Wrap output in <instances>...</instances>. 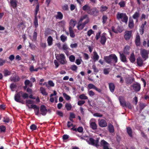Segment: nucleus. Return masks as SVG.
I'll list each match as a JSON object with an SVG mask.
<instances>
[{"label": "nucleus", "instance_id": "nucleus-1", "mask_svg": "<svg viewBox=\"0 0 149 149\" xmlns=\"http://www.w3.org/2000/svg\"><path fill=\"white\" fill-rule=\"evenodd\" d=\"M105 61L108 64H110L112 61L113 63H116L117 62L118 58L115 54H111L108 56L104 57Z\"/></svg>", "mask_w": 149, "mask_h": 149}, {"label": "nucleus", "instance_id": "nucleus-2", "mask_svg": "<svg viewBox=\"0 0 149 149\" xmlns=\"http://www.w3.org/2000/svg\"><path fill=\"white\" fill-rule=\"evenodd\" d=\"M116 18L118 20L122 19V21L126 23L127 22L128 18L125 13H118L116 15Z\"/></svg>", "mask_w": 149, "mask_h": 149}, {"label": "nucleus", "instance_id": "nucleus-3", "mask_svg": "<svg viewBox=\"0 0 149 149\" xmlns=\"http://www.w3.org/2000/svg\"><path fill=\"white\" fill-rule=\"evenodd\" d=\"M56 58L57 60L59 61L61 64H63L65 63V56L63 54H61L59 55H58L57 56H56Z\"/></svg>", "mask_w": 149, "mask_h": 149}, {"label": "nucleus", "instance_id": "nucleus-4", "mask_svg": "<svg viewBox=\"0 0 149 149\" xmlns=\"http://www.w3.org/2000/svg\"><path fill=\"white\" fill-rule=\"evenodd\" d=\"M100 146L103 149H110L109 144L104 140L101 141Z\"/></svg>", "mask_w": 149, "mask_h": 149}, {"label": "nucleus", "instance_id": "nucleus-5", "mask_svg": "<svg viewBox=\"0 0 149 149\" xmlns=\"http://www.w3.org/2000/svg\"><path fill=\"white\" fill-rule=\"evenodd\" d=\"M99 13V10L97 9L96 8H94L91 9L90 10L87 12L88 14L95 16L98 15Z\"/></svg>", "mask_w": 149, "mask_h": 149}, {"label": "nucleus", "instance_id": "nucleus-6", "mask_svg": "<svg viewBox=\"0 0 149 149\" xmlns=\"http://www.w3.org/2000/svg\"><path fill=\"white\" fill-rule=\"evenodd\" d=\"M87 141L89 144L95 146L97 147L99 146V145L98 143L99 140L98 139L96 140H94L92 138H91L89 139L88 141L87 140Z\"/></svg>", "mask_w": 149, "mask_h": 149}, {"label": "nucleus", "instance_id": "nucleus-7", "mask_svg": "<svg viewBox=\"0 0 149 149\" xmlns=\"http://www.w3.org/2000/svg\"><path fill=\"white\" fill-rule=\"evenodd\" d=\"M149 51L145 49L141 50V54L142 57L146 59L148 58Z\"/></svg>", "mask_w": 149, "mask_h": 149}, {"label": "nucleus", "instance_id": "nucleus-8", "mask_svg": "<svg viewBox=\"0 0 149 149\" xmlns=\"http://www.w3.org/2000/svg\"><path fill=\"white\" fill-rule=\"evenodd\" d=\"M98 122L99 125L101 127H105L107 125V122L104 119H99L98 120Z\"/></svg>", "mask_w": 149, "mask_h": 149}, {"label": "nucleus", "instance_id": "nucleus-9", "mask_svg": "<svg viewBox=\"0 0 149 149\" xmlns=\"http://www.w3.org/2000/svg\"><path fill=\"white\" fill-rule=\"evenodd\" d=\"M88 90L93 89L99 93H100L102 90L100 88L96 87L94 85L92 84H89L88 85Z\"/></svg>", "mask_w": 149, "mask_h": 149}, {"label": "nucleus", "instance_id": "nucleus-10", "mask_svg": "<svg viewBox=\"0 0 149 149\" xmlns=\"http://www.w3.org/2000/svg\"><path fill=\"white\" fill-rule=\"evenodd\" d=\"M40 114L43 116H45L47 112L45 106L44 105H42L40 107Z\"/></svg>", "mask_w": 149, "mask_h": 149}, {"label": "nucleus", "instance_id": "nucleus-11", "mask_svg": "<svg viewBox=\"0 0 149 149\" xmlns=\"http://www.w3.org/2000/svg\"><path fill=\"white\" fill-rule=\"evenodd\" d=\"M132 87L134 90L136 92L139 91L141 88L140 84L137 83L133 84L132 85Z\"/></svg>", "mask_w": 149, "mask_h": 149}, {"label": "nucleus", "instance_id": "nucleus-12", "mask_svg": "<svg viewBox=\"0 0 149 149\" xmlns=\"http://www.w3.org/2000/svg\"><path fill=\"white\" fill-rule=\"evenodd\" d=\"M132 31H126L125 33L124 37L126 40H128L132 36Z\"/></svg>", "mask_w": 149, "mask_h": 149}, {"label": "nucleus", "instance_id": "nucleus-13", "mask_svg": "<svg viewBox=\"0 0 149 149\" xmlns=\"http://www.w3.org/2000/svg\"><path fill=\"white\" fill-rule=\"evenodd\" d=\"M118 99L121 106L123 107H125L126 103L125 102L124 97L122 96H120Z\"/></svg>", "mask_w": 149, "mask_h": 149}, {"label": "nucleus", "instance_id": "nucleus-14", "mask_svg": "<svg viewBox=\"0 0 149 149\" xmlns=\"http://www.w3.org/2000/svg\"><path fill=\"white\" fill-rule=\"evenodd\" d=\"M93 119H91L90 121V127L93 130H96L97 128V125L93 121Z\"/></svg>", "mask_w": 149, "mask_h": 149}, {"label": "nucleus", "instance_id": "nucleus-15", "mask_svg": "<svg viewBox=\"0 0 149 149\" xmlns=\"http://www.w3.org/2000/svg\"><path fill=\"white\" fill-rule=\"evenodd\" d=\"M31 108L34 110V112L36 115L38 116L39 114V108L36 105L32 104L31 105Z\"/></svg>", "mask_w": 149, "mask_h": 149}, {"label": "nucleus", "instance_id": "nucleus-16", "mask_svg": "<svg viewBox=\"0 0 149 149\" xmlns=\"http://www.w3.org/2000/svg\"><path fill=\"white\" fill-rule=\"evenodd\" d=\"M22 93V91H20L15 95L14 98L15 101L17 102H19V101L20 100V95Z\"/></svg>", "mask_w": 149, "mask_h": 149}, {"label": "nucleus", "instance_id": "nucleus-17", "mask_svg": "<svg viewBox=\"0 0 149 149\" xmlns=\"http://www.w3.org/2000/svg\"><path fill=\"white\" fill-rule=\"evenodd\" d=\"M109 86L110 91L112 93L114 92L115 89V85L114 84L112 83H109Z\"/></svg>", "mask_w": 149, "mask_h": 149}, {"label": "nucleus", "instance_id": "nucleus-18", "mask_svg": "<svg viewBox=\"0 0 149 149\" xmlns=\"http://www.w3.org/2000/svg\"><path fill=\"white\" fill-rule=\"evenodd\" d=\"M77 23L76 21H74L72 19H71L70 22V26L69 28H71V29H73Z\"/></svg>", "mask_w": 149, "mask_h": 149}, {"label": "nucleus", "instance_id": "nucleus-19", "mask_svg": "<svg viewBox=\"0 0 149 149\" xmlns=\"http://www.w3.org/2000/svg\"><path fill=\"white\" fill-rule=\"evenodd\" d=\"M146 22L145 21L144 23L140 27L139 29V32L140 34L141 35H142L143 33L144 27L146 25Z\"/></svg>", "mask_w": 149, "mask_h": 149}, {"label": "nucleus", "instance_id": "nucleus-20", "mask_svg": "<svg viewBox=\"0 0 149 149\" xmlns=\"http://www.w3.org/2000/svg\"><path fill=\"white\" fill-rule=\"evenodd\" d=\"M106 40V38L105 35L104 34L102 35L100 38V42L102 44L104 45L105 44Z\"/></svg>", "mask_w": 149, "mask_h": 149}, {"label": "nucleus", "instance_id": "nucleus-21", "mask_svg": "<svg viewBox=\"0 0 149 149\" xmlns=\"http://www.w3.org/2000/svg\"><path fill=\"white\" fill-rule=\"evenodd\" d=\"M120 58L122 61L123 62H127L126 57L123 54L120 53Z\"/></svg>", "mask_w": 149, "mask_h": 149}, {"label": "nucleus", "instance_id": "nucleus-22", "mask_svg": "<svg viewBox=\"0 0 149 149\" xmlns=\"http://www.w3.org/2000/svg\"><path fill=\"white\" fill-rule=\"evenodd\" d=\"M137 63L139 66H141L143 64V61L142 58L140 57H138L137 58Z\"/></svg>", "mask_w": 149, "mask_h": 149}, {"label": "nucleus", "instance_id": "nucleus-23", "mask_svg": "<svg viewBox=\"0 0 149 149\" xmlns=\"http://www.w3.org/2000/svg\"><path fill=\"white\" fill-rule=\"evenodd\" d=\"M34 103V101L31 100H26V106H27L28 108L29 109L31 108L32 107H31V105L30 106H29V105L28 104H33Z\"/></svg>", "mask_w": 149, "mask_h": 149}, {"label": "nucleus", "instance_id": "nucleus-24", "mask_svg": "<svg viewBox=\"0 0 149 149\" xmlns=\"http://www.w3.org/2000/svg\"><path fill=\"white\" fill-rule=\"evenodd\" d=\"M93 53V59L94 61H96L98 60L99 56L96 52H94Z\"/></svg>", "mask_w": 149, "mask_h": 149}, {"label": "nucleus", "instance_id": "nucleus-25", "mask_svg": "<svg viewBox=\"0 0 149 149\" xmlns=\"http://www.w3.org/2000/svg\"><path fill=\"white\" fill-rule=\"evenodd\" d=\"M108 128L109 132L110 133H113L114 131V127L110 123L108 124Z\"/></svg>", "mask_w": 149, "mask_h": 149}, {"label": "nucleus", "instance_id": "nucleus-26", "mask_svg": "<svg viewBox=\"0 0 149 149\" xmlns=\"http://www.w3.org/2000/svg\"><path fill=\"white\" fill-rule=\"evenodd\" d=\"M48 44L49 46H51L52 44L53 38L51 36H49L47 40Z\"/></svg>", "mask_w": 149, "mask_h": 149}, {"label": "nucleus", "instance_id": "nucleus-27", "mask_svg": "<svg viewBox=\"0 0 149 149\" xmlns=\"http://www.w3.org/2000/svg\"><path fill=\"white\" fill-rule=\"evenodd\" d=\"M127 132L129 135L131 137H132V130L130 127H127L126 128Z\"/></svg>", "mask_w": 149, "mask_h": 149}, {"label": "nucleus", "instance_id": "nucleus-28", "mask_svg": "<svg viewBox=\"0 0 149 149\" xmlns=\"http://www.w3.org/2000/svg\"><path fill=\"white\" fill-rule=\"evenodd\" d=\"M135 43L136 45L139 46L140 45V37L139 35H137L135 39Z\"/></svg>", "mask_w": 149, "mask_h": 149}, {"label": "nucleus", "instance_id": "nucleus-29", "mask_svg": "<svg viewBox=\"0 0 149 149\" xmlns=\"http://www.w3.org/2000/svg\"><path fill=\"white\" fill-rule=\"evenodd\" d=\"M11 5L14 8L16 7L17 5V2L15 0H11L10 1Z\"/></svg>", "mask_w": 149, "mask_h": 149}, {"label": "nucleus", "instance_id": "nucleus-30", "mask_svg": "<svg viewBox=\"0 0 149 149\" xmlns=\"http://www.w3.org/2000/svg\"><path fill=\"white\" fill-rule=\"evenodd\" d=\"M24 84L25 85L27 86L31 87H32L33 86V84L28 79H26L25 81Z\"/></svg>", "mask_w": 149, "mask_h": 149}, {"label": "nucleus", "instance_id": "nucleus-31", "mask_svg": "<svg viewBox=\"0 0 149 149\" xmlns=\"http://www.w3.org/2000/svg\"><path fill=\"white\" fill-rule=\"evenodd\" d=\"M91 9L90 7L88 4L85 5L82 7V10L84 11H87V12Z\"/></svg>", "mask_w": 149, "mask_h": 149}, {"label": "nucleus", "instance_id": "nucleus-32", "mask_svg": "<svg viewBox=\"0 0 149 149\" xmlns=\"http://www.w3.org/2000/svg\"><path fill=\"white\" fill-rule=\"evenodd\" d=\"M62 49L64 51V52L66 53V51L68 49H69V48L68 46L66 43H64L62 46Z\"/></svg>", "mask_w": 149, "mask_h": 149}, {"label": "nucleus", "instance_id": "nucleus-33", "mask_svg": "<svg viewBox=\"0 0 149 149\" xmlns=\"http://www.w3.org/2000/svg\"><path fill=\"white\" fill-rule=\"evenodd\" d=\"M41 93L43 95H47V93L45 89L43 87H41L40 88Z\"/></svg>", "mask_w": 149, "mask_h": 149}, {"label": "nucleus", "instance_id": "nucleus-34", "mask_svg": "<svg viewBox=\"0 0 149 149\" xmlns=\"http://www.w3.org/2000/svg\"><path fill=\"white\" fill-rule=\"evenodd\" d=\"M108 9V7L103 5H102L100 8V11L101 12L106 11Z\"/></svg>", "mask_w": 149, "mask_h": 149}, {"label": "nucleus", "instance_id": "nucleus-35", "mask_svg": "<svg viewBox=\"0 0 149 149\" xmlns=\"http://www.w3.org/2000/svg\"><path fill=\"white\" fill-rule=\"evenodd\" d=\"M130 61L132 63H133L135 61V58L134 53H132L131 54V56L130 58Z\"/></svg>", "mask_w": 149, "mask_h": 149}, {"label": "nucleus", "instance_id": "nucleus-36", "mask_svg": "<svg viewBox=\"0 0 149 149\" xmlns=\"http://www.w3.org/2000/svg\"><path fill=\"white\" fill-rule=\"evenodd\" d=\"M63 17V15L61 12H58L56 16V18L57 19H61Z\"/></svg>", "mask_w": 149, "mask_h": 149}, {"label": "nucleus", "instance_id": "nucleus-37", "mask_svg": "<svg viewBox=\"0 0 149 149\" xmlns=\"http://www.w3.org/2000/svg\"><path fill=\"white\" fill-rule=\"evenodd\" d=\"M69 30L70 32V36L71 38H74L75 36V35L73 30V29H71V28H69Z\"/></svg>", "mask_w": 149, "mask_h": 149}, {"label": "nucleus", "instance_id": "nucleus-38", "mask_svg": "<svg viewBox=\"0 0 149 149\" xmlns=\"http://www.w3.org/2000/svg\"><path fill=\"white\" fill-rule=\"evenodd\" d=\"M60 39L63 42H64L66 41L67 39V37L66 36H65L63 34L61 35L60 37Z\"/></svg>", "mask_w": 149, "mask_h": 149}, {"label": "nucleus", "instance_id": "nucleus-39", "mask_svg": "<svg viewBox=\"0 0 149 149\" xmlns=\"http://www.w3.org/2000/svg\"><path fill=\"white\" fill-rule=\"evenodd\" d=\"M79 97L81 100H87L88 99V97L84 94L80 95H79Z\"/></svg>", "mask_w": 149, "mask_h": 149}, {"label": "nucleus", "instance_id": "nucleus-40", "mask_svg": "<svg viewBox=\"0 0 149 149\" xmlns=\"http://www.w3.org/2000/svg\"><path fill=\"white\" fill-rule=\"evenodd\" d=\"M134 26V22L133 20H130L129 22L128 26L130 29L133 28Z\"/></svg>", "mask_w": 149, "mask_h": 149}, {"label": "nucleus", "instance_id": "nucleus-41", "mask_svg": "<svg viewBox=\"0 0 149 149\" xmlns=\"http://www.w3.org/2000/svg\"><path fill=\"white\" fill-rule=\"evenodd\" d=\"M140 16V14L138 12H136L133 16V18L134 19L138 18Z\"/></svg>", "mask_w": 149, "mask_h": 149}, {"label": "nucleus", "instance_id": "nucleus-42", "mask_svg": "<svg viewBox=\"0 0 149 149\" xmlns=\"http://www.w3.org/2000/svg\"><path fill=\"white\" fill-rule=\"evenodd\" d=\"M65 107L69 111L71 110L72 106L70 103H66L65 105Z\"/></svg>", "mask_w": 149, "mask_h": 149}, {"label": "nucleus", "instance_id": "nucleus-43", "mask_svg": "<svg viewBox=\"0 0 149 149\" xmlns=\"http://www.w3.org/2000/svg\"><path fill=\"white\" fill-rule=\"evenodd\" d=\"M84 26H85L84 25V24H83L82 23L81 24H79L77 27L78 30H81L83 29Z\"/></svg>", "mask_w": 149, "mask_h": 149}, {"label": "nucleus", "instance_id": "nucleus-44", "mask_svg": "<svg viewBox=\"0 0 149 149\" xmlns=\"http://www.w3.org/2000/svg\"><path fill=\"white\" fill-rule=\"evenodd\" d=\"M22 93L21 94V95L22 97L24 99L27 98L29 97L28 94L26 93H24L22 91Z\"/></svg>", "mask_w": 149, "mask_h": 149}, {"label": "nucleus", "instance_id": "nucleus-45", "mask_svg": "<svg viewBox=\"0 0 149 149\" xmlns=\"http://www.w3.org/2000/svg\"><path fill=\"white\" fill-rule=\"evenodd\" d=\"M63 97L65 98L66 100H70V97L65 93H63Z\"/></svg>", "mask_w": 149, "mask_h": 149}, {"label": "nucleus", "instance_id": "nucleus-46", "mask_svg": "<svg viewBox=\"0 0 149 149\" xmlns=\"http://www.w3.org/2000/svg\"><path fill=\"white\" fill-rule=\"evenodd\" d=\"M34 24L35 26L36 27H37L38 26V24L37 18V16H35V19L34 21Z\"/></svg>", "mask_w": 149, "mask_h": 149}, {"label": "nucleus", "instance_id": "nucleus-47", "mask_svg": "<svg viewBox=\"0 0 149 149\" xmlns=\"http://www.w3.org/2000/svg\"><path fill=\"white\" fill-rule=\"evenodd\" d=\"M4 76H6L9 75L10 74V72L7 70H5L3 72Z\"/></svg>", "mask_w": 149, "mask_h": 149}, {"label": "nucleus", "instance_id": "nucleus-48", "mask_svg": "<svg viewBox=\"0 0 149 149\" xmlns=\"http://www.w3.org/2000/svg\"><path fill=\"white\" fill-rule=\"evenodd\" d=\"M39 6L38 3L36 7V10L35 13V16H37L38 12L39 10Z\"/></svg>", "mask_w": 149, "mask_h": 149}, {"label": "nucleus", "instance_id": "nucleus-49", "mask_svg": "<svg viewBox=\"0 0 149 149\" xmlns=\"http://www.w3.org/2000/svg\"><path fill=\"white\" fill-rule=\"evenodd\" d=\"M130 49V47L128 45L126 46L124 49V52L125 53H126L127 51L129 50Z\"/></svg>", "mask_w": 149, "mask_h": 149}, {"label": "nucleus", "instance_id": "nucleus-50", "mask_svg": "<svg viewBox=\"0 0 149 149\" xmlns=\"http://www.w3.org/2000/svg\"><path fill=\"white\" fill-rule=\"evenodd\" d=\"M83 56L84 59L85 60H88L89 58L88 54L86 53H83Z\"/></svg>", "mask_w": 149, "mask_h": 149}, {"label": "nucleus", "instance_id": "nucleus-51", "mask_svg": "<svg viewBox=\"0 0 149 149\" xmlns=\"http://www.w3.org/2000/svg\"><path fill=\"white\" fill-rule=\"evenodd\" d=\"M37 33L35 30L34 32L33 35V40H36L37 38Z\"/></svg>", "mask_w": 149, "mask_h": 149}, {"label": "nucleus", "instance_id": "nucleus-52", "mask_svg": "<svg viewBox=\"0 0 149 149\" xmlns=\"http://www.w3.org/2000/svg\"><path fill=\"white\" fill-rule=\"evenodd\" d=\"M85 103V101L84 100H79L77 102V104L78 105L81 106L83 105Z\"/></svg>", "mask_w": 149, "mask_h": 149}, {"label": "nucleus", "instance_id": "nucleus-53", "mask_svg": "<svg viewBox=\"0 0 149 149\" xmlns=\"http://www.w3.org/2000/svg\"><path fill=\"white\" fill-rule=\"evenodd\" d=\"M37 127L35 125L33 124L30 126V128L32 130H35L37 128Z\"/></svg>", "mask_w": 149, "mask_h": 149}, {"label": "nucleus", "instance_id": "nucleus-54", "mask_svg": "<svg viewBox=\"0 0 149 149\" xmlns=\"http://www.w3.org/2000/svg\"><path fill=\"white\" fill-rule=\"evenodd\" d=\"M78 46V44L77 43L72 44L70 45V47L72 48H76Z\"/></svg>", "mask_w": 149, "mask_h": 149}, {"label": "nucleus", "instance_id": "nucleus-55", "mask_svg": "<svg viewBox=\"0 0 149 149\" xmlns=\"http://www.w3.org/2000/svg\"><path fill=\"white\" fill-rule=\"evenodd\" d=\"M6 61L0 58V66L3 65L5 63Z\"/></svg>", "mask_w": 149, "mask_h": 149}, {"label": "nucleus", "instance_id": "nucleus-56", "mask_svg": "<svg viewBox=\"0 0 149 149\" xmlns=\"http://www.w3.org/2000/svg\"><path fill=\"white\" fill-rule=\"evenodd\" d=\"M48 85L49 86V87L51 86L53 87L54 86V84L53 82L52 81H48Z\"/></svg>", "mask_w": 149, "mask_h": 149}, {"label": "nucleus", "instance_id": "nucleus-57", "mask_svg": "<svg viewBox=\"0 0 149 149\" xmlns=\"http://www.w3.org/2000/svg\"><path fill=\"white\" fill-rule=\"evenodd\" d=\"M102 19H103V24H104L106 22L107 20V16L105 15H103L102 17Z\"/></svg>", "mask_w": 149, "mask_h": 149}, {"label": "nucleus", "instance_id": "nucleus-58", "mask_svg": "<svg viewBox=\"0 0 149 149\" xmlns=\"http://www.w3.org/2000/svg\"><path fill=\"white\" fill-rule=\"evenodd\" d=\"M94 32L92 29H90L88 30L87 33V35L89 36H90L91 35L94 33Z\"/></svg>", "mask_w": 149, "mask_h": 149}, {"label": "nucleus", "instance_id": "nucleus-59", "mask_svg": "<svg viewBox=\"0 0 149 149\" xmlns=\"http://www.w3.org/2000/svg\"><path fill=\"white\" fill-rule=\"evenodd\" d=\"M75 57L73 55H72L69 57V59L70 61L74 62V61Z\"/></svg>", "mask_w": 149, "mask_h": 149}, {"label": "nucleus", "instance_id": "nucleus-60", "mask_svg": "<svg viewBox=\"0 0 149 149\" xmlns=\"http://www.w3.org/2000/svg\"><path fill=\"white\" fill-rule=\"evenodd\" d=\"M146 105L144 104L143 103H141L139 104V107L141 110L143 109L146 106Z\"/></svg>", "mask_w": 149, "mask_h": 149}, {"label": "nucleus", "instance_id": "nucleus-61", "mask_svg": "<svg viewBox=\"0 0 149 149\" xmlns=\"http://www.w3.org/2000/svg\"><path fill=\"white\" fill-rule=\"evenodd\" d=\"M125 107H127L129 109H132V106L129 102H127Z\"/></svg>", "mask_w": 149, "mask_h": 149}, {"label": "nucleus", "instance_id": "nucleus-62", "mask_svg": "<svg viewBox=\"0 0 149 149\" xmlns=\"http://www.w3.org/2000/svg\"><path fill=\"white\" fill-rule=\"evenodd\" d=\"M10 87L12 91H14V89L16 87V86L14 84H12L10 86Z\"/></svg>", "mask_w": 149, "mask_h": 149}, {"label": "nucleus", "instance_id": "nucleus-63", "mask_svg": "<svg viewBox=\"0 0 149 149\" xmlns=\"http://www.w3.org/2000/svg\"><path fill=\"white\" fill-rule=\"evenodd\" d=\"M3 122L5 123H8L9 122L10 119L8 117H5L3 118Z\"/></svg>", "mask_w": 149, "mask_h": 149}, {"label": "nucleus", "instance_id": "nucleus-64", "mask_svg": "<svg viewBox=\"0 0 149 149\" xmlns=\"http://www.w3.org/2000/svg\"><path fill=\"white\" fill-rule=\"evenodd\" d=\"M56 114L62 117L63 116V113L59 111H57L56 112Z\"/></svg>", "mask_w": 149, "mask_h": 149}]
</instances>
